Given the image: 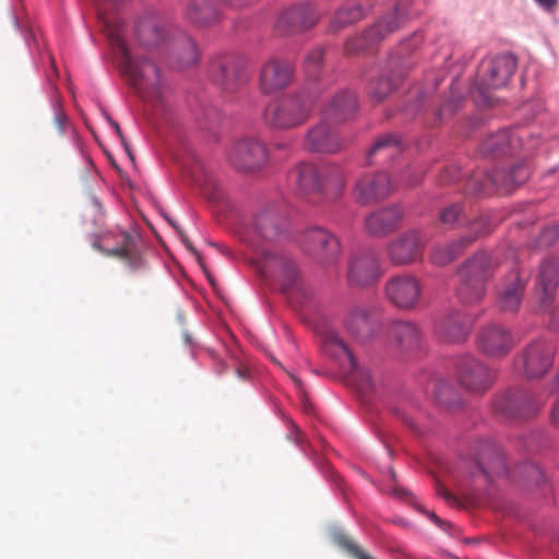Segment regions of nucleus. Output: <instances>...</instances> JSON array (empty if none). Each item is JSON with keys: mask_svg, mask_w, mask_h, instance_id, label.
Listing matches in <instances>:
<instances>
[{"mask_svg": "<svg viewBox=\"0 0 559 559\" xmlns=\"http://www.w3.org/2000/svg\"><path fill=\"white\" fill-rule=\"evenodd\" d=\"M98 15L107 33L110 46L119 60V70L136 94L156 109L168 105L170 87L159 68L151 59L131 48L124 40L122 25L98 9Z\"/></svg>", "mask_w": 559, "mask_h": 559, "instance_id": "f257e3e1", "label": "nucleus"}, {"mask_svg": "<svg viewBox=\"0 0 559 559\" xmlns=\"http://www.w3.org/2000/svg\"><path fill=\"white\" fill-rule=\"evenodd\" d=\"M289 180L304 195H321L328 200L337 199L344 191L345 178L338 167L318 173L309 163H300L289 173Z\"/></svg>", "mask_w": 559, "mask_h": 559, "instance_id": "f03ea898", "label": "nucleus"}, {"mask_svg": "<svg viewBox=\"0 0 559 559\" xmlns=\"http://www.w3.org/2000/svg\"><path fill=\"white\" fill-rule=\"evenodd\" d=\"M495 270L496 263L487 253L479 252L466 260L457 270L456 294L460 300L467 305L480 301Z\"/></svg>", "mask_w": 559, "mask_h": 559, "instance_id": "7ed1b4c3", "label": "nucleus"}, {"mask_svg": "<svg viewBox=\"0 0 559 559\" xmlns=\"http://www.w3.org/2000/svg\"><path fill=\"white\" fill-rule=\"evenodd\" d=\"M139 243L134 233L115 228L94 236L92 247L106 257L122 261L131 272H138L146 266Z\"/></svg>", "mask_w": 559, "mask_h": 559, "instance_id": "20e7f679", "label": "nucleus"}, {"mask_svg": "<svg viewBox=\"0 0 559 559\" xmlns=\"http://www.w3.org/2000/svg\"><path fill=\"white\" fill-rule=\"evenodd\" d=\"M411 5L412 0H395L390 12L367 31L345 43L346 53L356 55L371 49L386 36L397 31L406 22Z\"/></svg>", "mask_w": 559, "mask_h": 559, "instance_id": "39448f33", "label": "nucleus"}, {"mask_svg": "<svg viewBox=\"0 0 559 559\" xmlns=\"http://www.w3.org/2000/svg\"><path fill=\"white\" fill-rule=\"evenodd\" d=\"M312 102L305 94L287 95L271 100L264 108L263 120L275 130H289L304 124L312 112Z\"/></svg>", "mask_w": 559, "mask_h": 559, "instance_id": "423d86ee", "label": "nucleus"}, {"mask_svg": "<svg viewBox=\"0 0 559 559\" xmlns=\"http://www.w3.org/2000/svg\"><path fill=\"white\" fill-rule=\"evenodd\" d=\"M258 267L262 276L275 282L284 294H305L301 273L296 262L287 253L264 250L261 253Z\"/></svg>", "mask_w": 559, "mask_h": 559, "instance_id": "0eeeda50", "label": "nucleus"}, {"mask_svg": "<svg viewBox=\"0 0 559 559\" xmlns=\"http://www.w3.org/2000/svg\"><path fill=\"white\" fill-rule=\"evenodd\" d=\"M323 352L340 361L349 373V379L361 392H369L374 389V383L369 369L360 366L354 357L348 343L334 328H325L321 333Z\"/></svg>", "mask_w": 559, "mask_h": 559, "instance_id": "6e6552de", "label": "nucleus"}, {"mask_svg": "<svg viewBox=\"0 0 559 559\" xmlns=\"http://www.w3.org/2000/svg\"><path fill=\"white\" fill-rule=\"evenodd\" d=\"M428 241L429 237L425 229H407L388 243V259L395 266H406L420 262Z\"/></svg>", "mask_w": 559, "mask_h": 559, "instance_id": "1a4fd4ad", "label": "nucleus"}, {"mask_svg": "<svg viewBox=\"0 0 559 559\" xmlns=\"http://www.w3.org/2000/svg\"><path fill=\"white\" fill-rule=\"evenodd\" d=\"M516 69V59L509 53L498 55L481 61L476 87L486 97L490 90L506 86Z\"/></svg>", "mask_w": 559, "mask_h": 559, "instance_id": "9d476101", "label": "nucleus"}, {"mask_svg": "<svg viewBox=\"0 0 559 559\" xmlns=\"http://www.w3.org/2000/svg\"><path fill=\"white\" fill-rule=\"evenodd\" d=\"M456 379L464 390L481 394L493 384L496 372L476 357L464 355L456 364Z\"/></svg>", "mask_w": 559, "mask_h": 559, "instance_id": "9b49d317", "label": "nucleus"}, {"mask_svg": "<svg viewBox=\"0 0 559 559\" xmlns=\"http://www.w3.org/2000/svg\"><path fill=\"white\" fill-rule=\"evenodd\" d=\"M302 251L321 265L333 264L340 255V242L329 230L321 227L307 229L301 239Z\"/></svg>", "mask_w": 559, "mask_h": 559, "instance_id": "f8f14e48", "label": "nucleus"}, {"mask_svg": "<svg viewBox=\"0 0 559 559\" xmlns=\"http://www.w3.org/2000/svg\"><path fill=\"white\" fill-rule=\"evenodd\" d=\"M209 74L225 92L233 93L247 82L246 60L231 53L215 57L209 66Z\"/></svg>", "mask_w": 559, "mask_h": 559, "instance_id": "ddd939ff", "label": "nucleus"}, {"mask_svg": "<svg viewBox=\"0 0 559 559\" xmlns=\"http://www.w3.org/2000/svg\"><path fill=\"white\" fill-rule=\"evenodd\" d=\"M423 284L413 274L392 276L384 284V296L394 307L401 310L415 309L421 298Z\"/></svg>", "mask_w": 559, "mask_h": 559, "instance_id": "4468645a", "label": "nucleus"}, {"mask_svg": "<svg viewBox=\"0 0 559 559\" xmlns=\"http://www.w3.org/2000/svg\"><path fill=\"white\" fill-rule=\"evenodd\" d=\"M382 275L380 259L373 249H365L353 253L348 259L347 282L352 287H367Z\"/></svg>", "mask_w": 559, "mask_h": 559, "instance_id": "2eb2a0df", "label": "nucleus"}, {"mask_svg": "<svg viewBox=\"0 0 559 559\" xmlns=\"http://www.w3.org/2000/svg\"><path fill=\"white\" fill-rule=\"evenodd\" d=\"M544 402L528 391L504 392L497 396L493 408L509 418L526 419L539 412Z\"/></svg>", "mask_w": 559, "mask_h": 559, "instance_id": "dca6fc26", "label": "nucleus"}, {"mask_svg": "<svg viewBox=\"0 0 559 559\" xmlns=\"http://www.w3.org/2000/svg\"><path fill=\"white\" fill-rule=\"evenodd\" d=\"M530 177V171L524 165H515L509 171L503 169H495L490 174H486L481 177L474 175L468 186L475 193H486L489 187L492 186L496 189L507 193L512 191L515 187L524 183Z\"/></svg>", "mask_w": 559, "mask_h": 559, "instance_id": "f3484780", "label": "nucleus"}, {"mask_svg": "<svg viewBox=\"0 0 559 559\" xmlns=\"http://www.w3.org/2000/svg\"><path fill=\"white\" fill-rule=\"evenodd\" d=\"M476 344L479 352L485 356L502 358L512 350L515 338L510 329L501 324L490 323L479 330Z\"/></svg>", "mask_w": 559, "mask_h": 559, "instance_id": "a211bd4d", "label": "nucleus"}, {"mask_svg": "<svg viewBox=\"0 0 559 559\" xmlns=\"http://www.w3.org/2000/svg\"><path fill=\"white\" fill-rule=\"evenodd\" d=\"M228 159L239 170L253 171L266 163L267 151L257 139H242L231 146Z\"/></svg>", "mask_w": 559, "mask_h": 559, "instance_id": "6ab92c4d", "label": "nucleus"}, {"mask_svg": "<svg viewBox=\"0 0 559 559\" xmlns=\"http://www.w3.org/2000/svg\"><path fill=\"white\" fill-rule=\"evenodd\" d=\"M345 146L344 140L330 119H322L309 129L305 136V148L311 152L334 154Z\"/></svg>", "mask_w": 559, "mask_h": 559, "instance_id": "aec40b11", "label": "nucleus"}, {"mask_svg": "<svg viewBox=\"0 0 559 559\" xmlns=\"http://www.w3.org/2000/svg\"><path fill=\"white\" fill-rule=\"evenodd\" d=\"M293 76L294 67L287 60L271 57L260 70V90L263 94L276 93L287 87L293 81Z\"/></svg>", "mask_w": 559, "mask_h": 559, "instance_id": "412c9836", "label": "nucleus"}, {"mask_svg": "<svg viewBox=\"0 0 559 559\" xmlns=\"http://www.w3.org/2000/svg\"><path fill=\"white\" fill-rule=\"evenodd\" d=\"M320 19L311 3H297L285 9L278 16L276 27L283 34L298 33L314 26Z\"/></svg>", "mask_w": 559, "mask_h": 559, "instance_id": "4be33fe9", "label": "nucleus"}, {"mask_svg": "<svg viewBox=\"0 0 559 559\" xmlns=\"http://www.w3.org/2000/svg\"><path fill=\"white\" fill-rule=\"evenodd\" d=\"M552 365V349L544 342L531 343L516 361V368L526 378H537L545 374Z\"/></svg>", "mask_w": 559, "mask_h": 559, "instance_id": "5701e85b", "label": "nucleus"}, {"mask_svg": "<svg viewBox=\"0 0 559 559\" xmlns=\"http://www.w3.org/2000/svg\"><path fill=\"white\" fill-rule=\"evenodd\" d=\"M389 338L392 347L401 354H412L423 344L421 328L414 321L401 320L391 324Z\"/></svg>", "mask_w": 559, "mask_h": 559, "instance_id": "b1692460", "label": "nucleus"}, {"mask_svg": "<svg viewBox=\"0 0 559 559\" xmlns=\"http://www.w3.org/2000/svg\"><path fill=\"white\" fill-rule=\"evenodd\" d=\"M392 189L386 173L366 174L358 179L355 186V198L360 204H369L386 198Z\"/></svg>", "mask_w": 559, "mask_h": 559, "instance_id": "393cba45", "label": "nucleus"}, {"mask_svg": "<svg viewBox=\"0 0 559 559\" xmlns=\"http://www.w3.org/2000/svg\"><path fill=\"white\" fill-rule=\"evenodd\" d=\"M473 321L460 311L442 316L436 323L435 331L440 340L448 343L464 341L472 329Z\"/></svg>", "mask_w": 559, "mask_h": 559, "instance_id": "a878e982", "label": "nucleus"}, {"mask_svg": "<svg viewBox=\"0 0 559 559\" xmlns=\"http://www.w3.org/2000/svg\"><path fill=\"white\" fill-rule=\"evenodd\" d=\"M403 215V210L399 205L382 207L366 217L365 228L370 235L386 236L400 227Z\"/></svg>", "mask_w": 559, "mask_h": 559, "instance_id": "bb28decb", "label": "nucleus"}, {"mask_svg": "<svg viewBox=\"0 0 559 559\" xmlns=\"http://www.w3.org/2000/svg\"><path fill=\"white\" fill-rule=\"evenodd\" d=\"M522 146V136L510 130H500L488 135L480 143L479 152L484 156L499 157L515 154Z\"/></svg>", "mask_w": 559, "mask_h": 559, "instance_id": "cd10ccee", "label": "nucleus"}, {"mask_svg": "<svg viewBox=\"0 0 559 559\" xmlns=\"http://www.w3.org/2000/svg\"><path fill=\"white\" fill-rule=\"evenodd\" d=\"M525 288V281L521 278L518 270L511 271L498 295V306L504 312L516 311L521 305Z\"/></svg>", "mask_w": 559, "mask_h": 559, "instance_id": "c85d7f7f", "label": "nucleus"}, {"mask_svg": "<svg viewBox=\"0 0 559 559\" xmlns=\"http://www.w3.org/2000/svg\"><path fill=\"white\" fill-rule=\"evenodd\" d=\"M281 233L277 216L273 210H263L255 214L248 227L246 240L253 242L255 238L274 240Z\"/></svg>", "mask_w": 559, "mask_h": 559, "instance_id": "c756f323", "label": "nucleus"}, {"mask_svg": "<svg viewBox=\"0 0 559 559\" xmlns=\"http://www.w3.org/2000/svg\"><path fill=\"white\" fill-rule=\"evenodd\" d=\"M218 0H189L185 9L188 22L198 26H207L221 19Z\"/></svg>", "mask_w": 559, "mask_h": 559, "instance_id": "7c9ffc66", "label": "nucleus"}, {"mask_svg": "<svg viewBox=\"0 0 559 559\" xmlns=\"http://www.w3.org/2000/svg\"><path fill=\"white\" fill-rule=\"evenodd\" d=\"M346 330L356 338L365 341L373 335L371 310L367 306H354L344 321Z\"/></svg>", "mask_w": 559, "mask_h": 559, "instance_id": "2f4dec72", "label": "nucleus"}, {"mask_svg": "<svg viewBox=\"0 0 559 559\" xmlns=\"http://www.w3.org/2000/svg\"><path fill=\"white\" fill-rule=\"evenodd\" d=\"M356 96L348 91L337 93L323 110L324 119H330L334 124L349 119L357 110Z\"/></svg>", "mask_w": 559, "mask_h": 559, "instance_id": "473e14b6", "label": "nucleus"}, {"mask_svg": "<svg viewBox=\"0 0 559 559\" xmlns=\"http://www.w3.org/2000/svg\"><path fill=\"white\" fill-rule=\"evenodd\" d=\"M135 35L140 45L145 48L157 47L165 38L162 23L154 15H147L138 21Z\"/></svg>", "mask_w": 559, "mask_h": 559, "instance_id": "72a5a7b5", "label": "nucleus"}, {"mask_svg": "<svg viewBox=\"0 0 559 559\" xmlns=\"http://www.w3.org/2000/svg\"><path fill=\"white\" fill-rule=\"evenodd\" d=\"M559 284V259H552L543 263L539 273L538 285L543 293L540 302L546 306L552 299V295Z\"/></svg>", "mask_w": 559, "mask_h": 559, "instance_id": "f704fd0d", "label": "nucleus"}, {"mask_svg": "<svg viewBox=\"0 0 559 559\" xmlns=\"http://www.w3.org/2000/svg\"><path fill=\"white\" fill-rule=\"evenodd\" d=\"M403 151L402 142L393 134H384L379 136L367 154L369 163L373 158H393Z\"/></svg>", "mask_w": 559, "mask_h": 559, "instance_id": "c9c22d12", "label": "nucleus"}, {"mask_svg": "<svg viewBox=\"0 0 559 559\" xmlns=\"http://www.w3.org/2000/svg\"><path fill=\"white\" fill-rule=\"evenodd\" d=\"M364 14L365 9L361 3H348L334 13L329 24V32L337 33L352 23L359 21Z\"/></svg>", "mask_w": 559, "mask_h": 559, "instance_id": "e433bc0d", "label": "nucleus"}, {"mask_svg": "<svg viewBox=\"0 0 559 559\" xmlns=\"http://www.w3.org/2000/svg\"><path fill=\"white\" fill-rule=\"evenodd\" d=\"M465 224L468 226V234L460 238V242L468 247L476 239L488 235L495 225L489 214L479 215L477 218L468 221Z\"/></svg>", "mask_w": 559, "mask_h": 559, "instance_id": "4c0bfd02", "label": "nucleus"}, {"mask_svg": "<svg viewBox=\"0 0 559 559\" xmlns=\"http://www.w3.org/2000/svg\"><path fill=\"white\" fill-rule=\"evenodd\" d=\"M466 248L460 239L432 249L430 260L435 265L443 266L451 263Z\"/></svg>", "mask_w": 559, "mask_h": 559, "instance_id": "58836bf2", "label": "nucleus"}, {"mask_svg": "<svg viewBox=\"0 0 559 559\" xmlns=\"http://www.w3.org/2000/svg\"><path fill=\"white\" fill-rule=\"evenodd\" d=\"M403 74H394V76H380L370 88L371 97L380 103L386 98L401 82Z\"/></svg>", "mask_w": 559, "mask_h": 559, "instance_id": "ea45409f", "label": "nucleus"}, {"mask_svg": "<svg viewBox=\"0 0 559 559\" xmlns=\"http://www.w3.org/2000/svg\"><path fill=\"white\" fill-rule=\"evenodd\" d=\"M467 215L463 203H454L440 212V222L449 227L465 225Z\"/></svg>", "mask_w": 559, "mask_h": 559, "instance_id": "a19ab883", "label": "nucleus"}, {"mask_svg": "<svg viewBox=\"0 0 559 559\" xmlns=\"http://www.w3.org/2000/svg\"><path fill=\"white\" fill-rule=\"evenodd\" d=\"M324 50L321 47H317L309 51L305 57V71L311 79L317 78L323 61Z\"/></svg>", "mask_w": 559, "mask_h": 559, "instance_id": "79ce46f5", "label": "nucleus"}, {"mask_svg": "<svg viewBox=\"0 0 559 559\" xmlns=\"http://www.w3.org/2000/svg\"><path fill=\"white\" fill-rule=\"evenodd\" d=\"M180 62L182 66H192L199 59L194 41L190 37H183L180 45Z\"/></svg>", "mask_w": 559, "mask_h": 559, "instance_id": "37998d69", "label": "nucleus"}, {"mask_svg": "<svg viewBox=\"0 0 559 559\" xmlns=\"http://www.w3.org/2000/svg\"><path fill=\"white\" fill-rule=\"evenodd\" d=\"M200 185L203 195L209 201L219 203L224 200V192L214 179L205 177L204 182H200Z\"/></svg>", "mask_w": 559, "mask_h": 559, "instance_id": "c03bdc74", "label": "nucleus"}, {"mask_svg": "<svg viewBox=\"0 0 559 559\" xmlns=\"http://www.w3.org/2000/svg\"><path fill=\"white\" fill-rule=\"evenodd\" d=\"M337 544L347 550L355 559H373L369 556L358 544L346 535H338L336 537Z\"/></svg>", "mask_w": 559, "mask_h": 559, "instance_id": "a18cd8bd", "label": "nucleus"}, {"mask_svg": "<svg viewBox=\"0 0 559 559\" xmlns=\"http://www.w3.org/2000/svg\"><path fill=\"white\" fill-rule=\"evenodd\" d=\"M480 476L485 480H489L491 475L501 476L508 473V467L504 457L500 454L496 455L495 463L489 467L479 466Z\"/></svg>", "mask_w": 559, "mask_h": 559, "instance_id": "49530a36", "label": "nucleus"}, {"mask_svg": "<svg viewBox=\"0 0 559 559\" xmlns=\"http://www.w3.org/2000/svg\"><path fill=\"white\" fill-rule=\"evenodd\" d=\"M433 390V397L441 404H448L445 393L450 389L444 381L432 380L429 384Z\"/></svg>", "mask_w": 559, "mask_h": 559, "instance_id": "de8ad7c7", "label": "nucleus"}, {"mask_svg": "<svg viewBox=\"0 0 559 559\" xmlns=\"http://www.w3.org/2000/svg\"><path fill=\"white\" fill-rule=\"evenodd\" d=\"M559 239V226H550L545 228L540 234V245L551 246Z\"/></svg>", "mask_w": 559, "mask_h": 559, "instance_id": "09e8293b", "label": "nucleus"}, {"mask_svg": "<svg viewBox=\"0 0 559 559\" xmlns=\"http://www.w3.org/2000/svg\"><path fill=\"white\" fill-rule=\"evenodd\" d=\"M223 3L231 9H242L251 5L254 0H222Z\"/></svg>", "mask_w": 559, "mask_h": 559, "instance_id": "8fccbe9b", "label": "nucleus"}, {"mask_svg": "<svg viewBox=\"0 0 559 559\" xmlns=\"http://www.w3.org/2000/svg\"><path fill=\"white\" fill-rule=\"evenodd\" d=\"M53 123L58 131L61 133L67 123V116L59 109H56Z\"/></svg>", "mask_w": 559, "mask_h": 559, "instance_id": "3c124183", "label": "nucleus"}, {"mask_svg": "<svg viewBox=\"0 0 559 559\" xmlns=\"http://www.w3.org/2000/svg\"><path fill=\"white\" fill-rule=\"evenodd\" d=\"M438 495L443 497L444 500L451 504V506H455L459 503L457 501V498L455 496H453L447 488L444 487H439L438 488Z\"/></svg>", "mask_w": 559, "mask_h": 559, "instance_id": "603ef678", "label": "nucleus"}, {"mask_svg": "<svg viewBox=\"0 0 559 559\" xmlns=\"http://www.w3.org/2000/svg\"><path fill=\"white\" fill-rule=\"evenodd\" d=\"M550 418L554 425L559 426V397L554 404Z\"/></svg>", "mask_w": 559, "mask_h": 559, "instance_id": "864d4df0", "label": "nucleus"}, {"mask_svg": "<svg viewBox=\"0 0 559 559\" xmlns=\"http://www.w3.org/2000/svg\"><path fill=\"white\" fill-rule=\"evenodd\" d=\"M535 2L547 11H552L557 5V0H535Z\"/></svg>", "mask_w": 559, "mask_h": 559, "instance_id": "5fc2aeb1", "label": "nucleus"}, {"mask_svg": "<svg viewBox=\"0 0 559 559\" xmlns=\"http://www.w3.org/2000/svg\"><path fill=\"white\" fill-rule=\"evenodd\" d=\"M180 238L185 245V247L190 251L192 252L193 254H195L198 258H199V253L197 251V249L193 247V245L191 243V241L188 239V237L182 233L180 231Z\"/></svg>", "mask_w": 559, "mask_h": 559, "instance_id": "6e6d98bb", "label": "nucleus"}, {"mask_svg": "<svg viewBox=\"0 0 559 559\" xmlns=\"http://www.w3.org/2000/svg\"><path fill=\"white\" fill-rule=\"evenodd\" d=\"M180 238L185 245V247L190 251L192 252L193 254H195L198 258H199V253L197 251V249L193 247V245L191 243V241L188 239V237L182 233L180 231Z\"/></svg>", "mask_w": 559, "mask_h": 559, "instance_id": "4d7b16f0", "label": "nucleus"}, {"mask_svg": "<svg viewBox=\"0 0 559 559\" xmlns=\"http://www.w3.org/2000/svg\"><path fill=\"white\" fill-rule=\"evenodd\" d=\"M550 326L552 330H559V308L555 309L550 314Z\"/></svg>", "mask_w": 559, "mask_h": 559, "instance_id": "13d9d810", "label": "nucleus"}, {"mask_svg": "<svg viewBox=\"0 0 559 559\" xmlns=\"http://www.w3.org/2000/svg\"><path fill=\"white\" fill-rule=\"evenodd\" d=\"M427 515L429 516V519H431V521H433L439 526H441V524H443V521L438 515H436L433 512H427Z\"/></svg>", "mask_w": 559, "mask_h": 559, "instance_id": "bf43d9fd", "label": "nucleus"}, {"mask_svg": "<svg viewBox=\"0 0 559 559\" xmlns=\"http://www.w3.org/2000/svg\"><path fill=\"white\" fill-rule=\"evenodd\" d=\"M411 40H412V49H415L420 44L421 36L414 34Z\"/></svg>", "mask_w": 559, "mask_h": 559, "instance_id": "052dcab7", "label": "nucleus"}, {"mask_svg": "<svg viewBox=\"0 0 559 559\" xmlns=\"http://www.w3.org/2000/svg\"><path fill=\"white\" fill-rule=\"evenodd\" d=\"M237 374L240 379H246L249 374V370L247 368H238Z\"/></svg>", "mask_w": 559, "mask_h": 559, "instance_id": "680f3d73", "label": "nucleus"}, {"mask_svg": "<svg viewBox=\"0 0 559 559\" xmlns=\"http://www.w3.org/2000/svg\"><path fill=\"white\" fill-rule=\"evenodd\" d=\"M530 471L532 472V474H534L536 476V479H538L539 477H542V472L539 471L538 467L536 466H531L530 467Z\"/></svg>", "mask_w": 559, "mask_h": 559, "instance_id": "e2e57ef3", "label": "nucleus"}, {"mask_svg": "<svg viewBox=\"0 0 559 559\" xmlns=\"http://www.w3.org/2000/svg\"><path fill=\"white\" fill-rule=\"evenodd\" d=\"M420 178L419 176L416 177L415 179H412V178H406L405 181L407 185L409 186H414V185H417L419 182Z\"/></svg>", "mask_w": 559, "mask_h": 559, "instance_id": "0e129e2a", "label": "nucleus"}, {"mask_svg": "<svg viewBox=\"0 0 559 559\" xmlns=\"http://www.w3.org/2000/svg\"><path fill=\"white\" fill-rule=\"evenodd\" d=\"M394 493L397 495V496L404 497V496L407 495V491L404 490V489H401V488H395L394 489Z\"/></svg>", "mask_w": 559, "mask_h": 559, "instance_id": "69168bd1", "label": "nucleus"}, {"mask_svg": "<svg viewBox=\"0 0 559 559\" xmlns=\"http://www.w3.org/2000/svg\"><path fill=\"white\" fill-rule=\"evenodd\" d=\"M111 124H112L114 129L116 130L117 134L121 138L122 134H121L119 124L116 121H111Z\"/></svg>", "mask_w": 559, "mask_h": 559, "instance_id": "338daca9", "label": "nucleus"}, {"mask_svg": "<svg viewBox=\"0 0 559 559\" xmlns=\"http://www.w3.org/2000/svg\"><path fill=\"white\" fill-rule=\"evenodd\" d=\"M555 384L556 389L559 390V374L556 377Z\"/></svg>", "mask_w": 559, "mask_h": 559, "instance_id": "774afa93", "label": "nucleus"}]
</instances>
